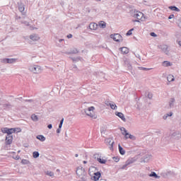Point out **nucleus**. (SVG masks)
Masks as SVG:
<instances>
[{
  "label": "nucleus",
  "instance_id": "obj_58",
  "mask_svg": "<svg viewBox=\"0 0 181 181\" xmlns=\"http://www.w3.org/2000/svg\"><path fill=\"white\" fill-rule=\"evenodd\" d=\"M33 29H34V28H33ZM35 29H37V28H35Z\"/></svg>",
  "mask_w": 181,
  "mask_h": 181
},
{
  "label": "nucleus",
  "instance_id": "obj_45",
  "mask_svg": "<svg viewBox=\"0 0 181 181\" xmlns=\"http://www.w3.org/2000/svg\"><path fill=\"white\" fill-rule=\"evenodd\" d=\"M60 132H62V129H60L59 127L57 129V134H60Z\"/></svg>",
  "mask_w": 181,
  "mask_h": 181
},
{
  "label": "nucleus",
  "instance_id": "obj_24",
  "mask_svg": "<svg viewBox=\"0 0 181 181\" xmlns=\"http://www.w3.org/2000/svg\"><path fill=\"white\" fill-rule=\"evenodd\" d=\"M37 139H39L41 142H45V141H46V137L43 135H38L37 136Z\"/></svg>",
  "mask_w": 181,
  "mask_h": 181
},
{
  "label": "nucleus",
  "instance_id": "obj_5",
  "mask_svg": "<svg viewBox=\"0 0 181 181\" xmlns=\"http://www.w3.org/2000/svg\"><path fill=\"white\" fill-rule=\"evenodd\" d=\"M133 18H136L137 21L136 22H139V21H142L144 18V14L141 11H134L133 14Z\"/></svg>",
  "mask_w": 181,
  "mask_h": 181
},
{
  "label": "nucleus",
  "instance_id": "obj_54",
  "mask_svg": "<svg viewBox=\"0 0 181 181\" xmlns=\"http://www.w3.org/2000/svg\"><path fill=\"white\" fill-rule=\"evenodd\" d=\"M63 42V40H59V43H62Z\"/></svg>",
  "mask_w": 181,
  "mask_h": 181
},
{
  "label": "nucleus",
  "instance_id": "obj_22",
  "mask_svg": "<svg viewBox=\"0 0 181 181\" xmlns=\"http://www.w3.org/2000/svg\"><path fill=\"white\" fill-rule=\"evenodd\" d=\"M98 26L102 29H105V28H107V23L104 21H100L98 24Z\"/></svg>",
  "mask_w": 181,
  "mask_h": 181
},
{
  "label": "nucleus",
  "instance_id": "obj_53",
  "mask_svg": "<svg viewBox=\"0 0 181 181\" xmlns=\"http://www.w3.org/2000/svg\"><path fill=\"white\" fill-rule=\"evenodd\" d=\"M76 158H78V154H75Z\"/></svg>",
  "mask_w": 181,
  "mask_h": 181
},
{
  "label": "nucleus",
  "instance_id": "obj_28",
  "mask_svg": "<svg viewBox=\"0 0 181 181\" xmlns=\"http://www.w3.org/2000/svg\"><path fill=\"white\" fill-rule=\"evenodd\" d=\"M31 119H33V121H34V122H37V121H39V117H37V115H32Z\"/></svg>",
  "mask_w": 181,
  "mask_h": 181
},
{
  "label": "nucleus",
  "instance_id": "obj_17",
  "mask_svg": "<svg viewBox=\"0 0 181 181\" xmlns=\"http://www.w3.org/2000/svg\"><path fill=\"white\" fill-rule=\"evenodd\" d=\"M119 50L122 52V54H128V53H129V49L127 47H120Z\"/></svg>",
  "mask_w": 181,
  "mask_h": 181
},
{
  "label": "nucleus",
  "instance_id": "obj_23",
  "mask_svg": "<svg viewBox=\"0 0 181 181\" xmlns=\"http://www.w3.org/2000/svg\"><path fill=\"white\" fill-rule=\"evenodd\" d=\"M162 66H163V67H170V66H172V63L168 61H164L162 64Z\"/></svg>",
  "mask_w": 181,
  "mask_h": 181
},
{
  "label": "nucleus",
  "instance_id": "obj_35",
  "mask_svg": "<svg viewBox=\"0 0 181 181\" xmlns=\"http://www.w3.org/2000/svg\"><path fill=\"white\" fill-rule=\"evenodd\" d=\"M21 163H22V165H29L30 162H29V160H28L26 159H23L21 160Z\"/></svg>",
  "mask_w": 181,
  "mask_h": 181
},
{
  "label": "nucleus",
  "instance_id": "obj_37",
  "mask_svg": "<svg viewBox=\"0 0 181 181\" xmlns=\"http://www.w3.org/2000/svg\"><path fill=\"white\" fill-rule=\"evenodd\" d=\"M93 158H94V159H97V160H98V159H100V158H101V156H100V154H98V153H95L93 155Z\"/></svg>",
  "mask_w": 181,
  "mask_h": 181
},
{
  "label": "nucleus",
  "instance_id": "obj_39",
  "mask_svg": "<svg viewBox=\"0 0 181 181\" xmlns=\"http://www.w3.org/2000/svg\"><path fill=\"white\" fill-rule=\"evenodd\" d=\"M63 122H64V119H62L61 121H60V123L59 124V128L62 129V127H63Z\"/></svg>",
  "mask_w": 181,
  "mask_h": 181
},
{
  "label": "nucleus",
  "instance_id": "obj_12",
  "mask_svg": "<svg viewBox=\"0 0 181 181\" xmlns=\"http://www.w3.org/2000/svg\"><path fill=\"white\" fill-rule=\"evenodd\" d=\"M13 141V136H11V135H7L6 136V145H11V144H12V141Z\"/></svg>",
  "mask_w": 181,
  "mask_h": 181
},
{
  "label": "nucleus",
  "instance_id": "obj_44",
  "mask_svg": "<svg viewBox=\"0 0 181 181\" xmlns=\"http://www.w3.org/2000/svg\"><path fill=\"white\" fill-rule=\"evenodd\" d=\"M175 18V16L173 14H171L169 16L168 19H173Z\"/></svg>",
  "mask_w": 181,
  "mask_h": 181
},
{
  "label": "nucleus",
  "instance_id": "obj_19",
  "mask_svg": "<svg viewBox=\"0 0 181 181\" xmlns=\"http://www.w3.org/2000/svg\"><path fill=\"white\" fill-rule=\"evenodd\" d=\"M148 176H149L150 177H155V179H160V176L156 175V173H155V172H151V173L148 175Z\"/></svg>",
  "mask_w": 181,
  "mask_h": 181
},
{
  "label": "nucleus",
  "instance_id": "obj_16",
  "mask_svg": "<svg viewBox=\"0 0 181 181\" xmlns=\"http://www.w3.org/2000/svg\"><path fill=\"white\" fill-rule=\"evenodd\" d=\"M151 159H152V155H151V154H146V156H144L143 157V160L144 163L149 162V160H151Z\"/></svg>",
  "mask_w": 181,
  "mask_h": 181
},
{
  "label": "nucleus",
  "instance_id": "obj_40",
  "mask_svg": "<svg viewBox=\"0 0 181 181\" xmlns=\"http://www.w3.org/2000/svg\"><path fill=\"white\" fill-rule=\"evenodd\" d=\"M113 160H115V162H119V158H118V157H113Z\"/></svg>",
  "mask_w": 181,
  "mask_h": 181
},
{
  "label": "nucleus",
  "instance_id": "obj_50",
  "mask_svg": "<svg viewBox=\"0 0 181 181\" xmlns=\"http://www.w3.org/2000/svg\"><path fill=\"white\" fill-rule=\"evenodd\" d=\"M32 101H33V100H25V102H28V103H32Z\"/></svg>",
  "mask_w": 181,
  "mask_h": 181
},
{
  "label": "nucleus",
  "instance_id": "obj_34",
  "mask_svg": "<svg viewBox=\"0 0 181 181\" xmlns=\"http://www.w3.org/2000/svg\"><path fill=\"white\" fill-rule=\"evenodd\" d=\"M15 132H22V129L21 128H13V133Z\"/></svg>",
  "mask_w": 181,
  "mask_h": 181
},
{
  "label": "nucleus",
  "instance_id": "obj_21",
  "mask_svg": "<svg viewBox=\"0 0 181 181\" xmlns=\"http://www.w3.org/2000/svg\"><path fill=\"white\" fill-rule=\"evenodd\" d=\"M167 80H168V83H172V81H175V76L172 74H169L167 76Z\"/></svg>",
  "mask_w": 181,
  "mask_h": 181
},
{
  "label": "nucleus",
  "instance_id": "obj_30",
  "mask_svg": "<svg viewBox=\"0 0 181 181\" xmlns=\"http://www.w3.org/2000/svg\"><path fill=\"white\" fill-rule=\"evenodd\" d=\"M98 162H99V163H101L102 165H104L107 163V160L103 159L101 158V157H100V158H98Z\"/></svg>",
  "mask_w": 181,
  "mask_h": 181
},
{
  "label": "nucleus",
  "instance_id": "obj_20",
  "mask_svg": "<svg viewBox=\"0 0 181 181\" xmlns=\"http://www.w3.org/2000/svg\"><path fill=\"white\" fill-rule=\"evenodd\" d=\"M175 98H171L170 99V102H169V106H170V108H173V107H175Z\"/></svg>",
  "mask_w": 181,
  "mask_h": 181
},
{
  "label": "nucleus",
  "instance_id": "obj_32",
  "mask_svg": "<svg viewBox=\"0 0 181 181\" xmlns=\"http://www.w3.org/2000/svg\"><path fill=\"white\" fill-rule=\"evenodd\" d=\"M40 155V154L39 152H37V151H34V152L33 153V158H34L35 159L39 158Z\"/></svg>",
  "mask_w": 181,
  "mask_h": 181
},
{
  "label": "nucleus",
  "instance_id": "obj_1",
  "mask_svg": "<svg viewBox=\"0 0 181 181\" xmlns=\"http://www.w3.org/2000/svg\"><path fill=\"white\" fill-rule=\"evenodd\" d=\"M30 71L34 73V74H40L42 73V66L39 65H31L29 66Z\"/></svg>",
  "mask_w": 181,
  "mask_h": 181
},
{
  "label": "nucleus",
  "instance_id": "obj_13",
  "mask_svg": "<svg viewBox=\"0 0 181 181\" xmlns=\"http://www.w3.org/2000/svg\"><path fill=\"white\" fill-rule=\"evenodd\" d=\"M158 49H160L163 53H165V54L169 53V51H168V45H166L158 46Z\"/></svg>",
  "mask_w": 181,
  "mask_h": 181
},
{
  "label": "nucleus",
  "instance_id": "obj_26",
  "mask_svg": "<svg viewBox=\"0 0 181 181\" xmlns=\"http://www.w3.org/2000/svg\"><path fill=\"white\" fill-rule=\"evenodd\" d=\"M169 9H171V11H175V12H180V9L175 6H169Z\"/></svg>",
  "mask_w": 181,
  "mask_h": 181
},
{
  "label": "nucleus",
  "instance_id": "obj_10",
  "mask_svg": "<svg viewBox=\"0 0 181 181\" xmlns=\"http://www.w3.org/2000/svg\"><path fill=\"white\" fill-rule=\"evenodd\" d=\"M29 37L31 42H39L40 40V36L38 34H31Z\"/></svg>",
  "mask_w": 181,
  "mask_h": 181
},
{
  "label": "nucleus",
  "instance_id": "obj_3",
  "mask_svg": "<svg viewBox=\"0 0 181 181\" xmlns=\"http://www.w3.org/2000/svg\"><path fill=\"white\" fill-rule=\"evenodd\" d=\"M76 175L77 176H78V177L83 179V181H86V177H84L86 175V170L83 167L80 166L77 168Z\"/></svg>",
  "mask_w": 181,
  "mask_h": 181
},
{
  "label": "nucleus",
  "instance_id": "obj_43",
  "mask_svg": "<svg viewBox=\"0 0 181 181\" xmlns=\"http://www.w3.org/2000/svg\"><path fill=\"white\" fill-rule=\"evenodd\" d=\"M140 70L146 71V70H151V69H147V68H145V67H141Z\"/></svg>",
  "mask_w": 181,
  "mask_h": 181
},
{
  "label": "nucleus",
  "instance_id": "obj_31",
  "mask_svg": "<svg viewBox=\"0 0 181 181\" xmlns=\"http://www.w3.org/2000/svg\"><path fill=\"white\" fill-rule=\"evenodd\" d=\"M21 23L25 25V26H29V21H28V20H26V18L23 19L21 21Z\"/></svg>",
  "mask_w": 181,
  "mask_h": 181
},
{
  "label": "nucleus",
  "instance_id": "obj_27",
  "mask_svg": "<svg viewBox=\"0 0 181 181\" xmlns=\"http://www.w3.org/2000/svg\"><path fill=\"white\" fill-rule=\"evenodd\" d=\"M119 147V152L120 153V155H125V150H124V148L121 146V145H118Z\"/></svg>",
  "mask_w": 181,
  "mask_h": 181
},
{
  "label": "nucleus",
  "instance_id": "obj_42",
  "mask_svg": "<svg viewBox=\"0 0 181 181\" xmlns=\"http://www.w3.org/2000/svg\"><path fill=\"white\" fill-rule=\"evenodd\" d=\"M21 157L19 156H13V158L15 159L16 160H19V158Z\"/></svg>",
  "mask_w": 181,
  "mask_h": 181
},
{
  "label": "nucleus",
  "instance_id": "obj_11",
  "mask_svg": "<svg viewBox=\"0 0 181 181\" xmlns=\"http://www.w3.org/2000/svg\"><path fill=\"white\" fill-rule=\"evenodd\" d=\"M1 132H3V134H7V135H11L12 134H13V128H8V127H4L3 129H1Z\"/></svg>",
  "mask_w": 181,
  "mask_h": 181
},
{
  "label": "nucleus",
  "instance_id": "obj_33",
  "mask_svg": "<svg viewBox=\"0 0 181 181\" xmlns=\"http://www.w3.org/2000/svg\"><path fill=\"white\" fill-rule=\"evenodd\" d=\"M18 10L20 11V12H24L25 6L23 4H21L18 7Z\"/></svg>",
  "mask_w": 181,
  "mask_h": 181
},
{
  "label": "nucleus",
  "instance_id": "obj_41",
  "mask_svg": "<svg viewBox=\"0 0 181 181\" xmlns=\"http://www.w3.org/2000/svg\"><path fill=\"white\" fill-rule=\"evenodd\" d=\"M165 115L167 116V117H172V115H173V112H169V113H167V114H165Z\"/></svg>",
  "mask_w": 181,
  "mask_h": 181
},
{
  "label": "nucleus",
  "instance_id": "obj_25",
  "mask_svg": "<svg viewBox=\"0 0 181 181\" xmlns=\"http://www.w3.org/2000/svg\"><path fill=\"white\" fill-rule=\"evenodd\" d=\"M45 174L47 175V176H49L50 177H53V176H54V173L50 170L45 171Z\"/></svg>",
  "mask_w": 181,
  "mask_h": 181
},
{
  "label": "nucleus",
  "instance_id": "obj_36",
  "mask_svg": "<svg viewBox=\"0 0 181 181\" xmlns=\"http://www.w3.org/2000/svg\"><path fill=\"white\" fill-rule=\"evenodd\" d=\"M153 97V95L151 92H147V98L149 100H152V98Z\"/></svg>",
  "mask_w": 181,
  "mask_h": 181
},
{
  "label": "nucleus",
  "instance_id": "obj_2",
  "mask_svg": "<svg viewBox=\"0 0 181 181\" xmlns=\"http://www.w3.org/2000/svg\"><path fill=\"white\" fill-rule=\"evenodd\" d=\"M94 110H95V107L94 106L89 107L88 109H86L84 112L88 115V117H90V118H93L95 119L97 118V116L94 115V112H93Z\"/></svg>",
  "mask_w": 181,
  "mask_h": 181
},
{
  "label": "nucleus",
  "instance_id": "obj_51",
  "mask_svg": "<svg viewBox=\"0 0 181 181\" xmlns=\"http://www.w3.org/2000/svg\"><path fill=\"white\" fill-rule=\"evenodd\" d=\"M5 105L6 107H11L10 104H6V105Z\"/></svg>",
  "mask_w": 181,
  "mask_h": 181
},
{
  "label": "nucleus",
  "instance_id": "obj_46",
  "mask_svg": "<svg viewBox=\"0 0 181 181\" xmlns=\"http://www.w3.org/2000/svg\"><path fill=\"white\" fill-rule=\"evenodd\" d=\"M151 36H153V37H156V34L155 33H151Z\"/></svg>",
  "mask_w": 181,
  "mask_h": 181
},
{
  "label": "nucleus",
  "instance_id": "obj_14",
  "mask_svg": "<svg viewBox=\"0 0 181 181\" xmlns=\"http://www.w3.org/2000/svg\"><path fill=\"white\" fill-rule=\"evenodd\" d=\"M115 115H117V117H119V118H121L122 121H123L124 122H127V119L125 118V115H124L122 112H116Z\"/></svg>",
  "mask_w": 181,
  "mask_h": 181
},
{
  "label": "nucleus",
  "instance_id": "obj_29",
  "mask_svg": "<svg viewBox=\"0 0 181 181\" xmlns=\"http://www.w3.org/2000/svg\"><path fill=\"white\" fill-rule=\"evenodd\" d=\"M109 105L112 110H117V105H115V103L112 102L109 103Z\"/></svg>",
  "mask_w": 181,
  "mask_h": 181
},
{
  "label": "nucleus",
  "instance_id": "obj_49",
  "mask_svg": "<svg viewBox=\"0 0 181 181\" xmlns=\"http://www.w3.org/2000/svg\"><path fill=\"white\" fill-rule=\"evenodd\" d=\"M47 128H49V129H52V128H53V125L48 124Z\"/></svg>",
  "mask_w": 181,
  "mask_h": 181
},
{
  "label": "nucleus",
  "instance_id": "obj_57",
  "mask_svg": "<svg viewBox=\"0 0 181 181\" xmlns=\"http://www.w3.org/2000/svg\"><path fill=\"white\" fill-rule=\"evenodd\" d=\"M95 1H101V0H95Z\"/></svg>",
  "mask_w": 181,
  "mask_h": 181
},
{
  "label": "nucleus",
  "instance_id": "obj_18",
  "mask_svg": "<svg viewBox=\"0 0 181 181\" xmlns=\"http://www.w3.org/2000/svg\"><path fill=\"white\" fill-rule=\"evenodd\" d=\"M100 177H101V173L100 172H97L94 173L93 180L95 181L99 180Z\"/></svg>",
  "mask_w": 181,
  "mask_h": 181
},
{
  "label": "nucleus",
  "instance_id": "obj_55",
  "mask_svg": "<svg viewBox=\"0 0 181 181\" xmlns=\"http://www.w3.org/2000/svg\"><path fill=\"white\" fill-rule=\"evenodd\" d=\"M83 163H84V164L87 163V161L84 160V161H83Z\"/></svg>",
  "mask_w": 181,
  "mask_h": 181
},
{
  "label": "nucleus",
  "instance_id": "obj_15",
  "mask_svg": "<svg viewBox=\"0 0 181 181\" xmlns=\"http://www.w3.org/2000/svg\"><path fill=\"white\" fill-rule=\"evenodd\" d=\"M98 28V24L95 23H90L89 24V28L90 30H97V28Z\"/></svg>",
  "mask_w": 181,
  "mask_h": 181
},
{
  "label": "nucleus",
  "instance_id": "obj_4",
  "mask_svg": "<svg viewBox=\"0 0 181 181\" xmlns=\"http://www.w3.org/2000/svg\"><path fill=\"white\" fill-rule=\"evenodd\" d=\"M120 131L122 132V135H124V139H128V135L129 136V139H132V141H135V136L132 134H129L127 129L124 127H122L120 129Z\"/></svg>",
  "mask_w": 181,
  "mask_h": 181
},
{
  "label": "nucleus",
  "instance_id": "obj_52",
  "mask_svg": "<svg viewBox=\"0 0 181 181\" xmlns=\"http://www.w3.org/2000/svg\"><path fill=\"white\" fill-rule=\"evenodd\" d=\"M178 45H179V46L181 47V41H179V42H178Z\"/></svg>",
  "mask_w": 181,
  "mask_h": 181
},
{
  "label": "nucleus",
  "instance_id": "obj_56",
  "mask_svg": "<svg viewBox=\"0 0 181 181\" xmlns=\"http://www.w3.org/2000/svg\"><path fill=\"white\" fill-rule=\"evenodd\" d=\"M128 139H129V135H127Z\"/></svg>",
  "mask_w": 181,
  "mask_h": 181
},
{
  "label": "nucleus",
  "instance_id": "obj_47",
  "mask_svg": "<svg viewBox=\"0 0 181 181\" xmlns=\"http://www.w3.org/2000/svg\"><path fill=\"white\" fill-rule=\"evenodd\" d=\"M168 116L167 115H164L163 117V119H168Z\"/></svg>",
  "mask_w": 181,
  "mask_h": 181
},
{
  "label": "nucleus",
  "instance_id": "obj_6",
  "mask_svg": "<svg viewBox=\"0 0 181 181\" xmlns=\"http://www.w3.org/2000/svg\"><path fill=\"white\" fill-rule=\"evenodd\" d=\"M17 59L15 58H4L1 59V63H4L5 64H12L13 63H16Z\"/></svg>",
  "mask_w": 181,
  "mask_h": 181
},
{
  "label": "nucleus",
  "instance_id": "obj_9",
  "mask_svg": "<svg viewBox=\"0 0 181 181\" xmlns=\"http://www.w3.org/2000/svg\"><path fill=\"white\" fill-rule=\"evenodd\" d=\"M111 39H113L115 42H122V36L119 34H112L110 35Z\"/></svg>",
  "mask_w": 181,
  "mask_h": 181
},
{
  "label": "nucleus",
  "instance_id": "obj_7",
  "mask_svg": "<svg viewBox=\"0 0 181 181\" xmlns=\"http://www.w3.org/2000/svg\"><path fill=\"white\" fill-rule=\"evenodd\" d=\"M105 142L106 145L109 146V148L110 149V151H112L114 148V140L111 138H108L105 140Z\"/></svg>",
  "mask_w": 181,
  "mask_h": 181
},
{
  "label": "nucleus",
  "instance_id": "obj_8",
  "mask_svg": "<svg viewBox=\"0 0 181 181\" xmlns=\"http://www.w3.org/2000/svg\"><path fill=\"white\" fill-rule=\"evenodd\" d=\"M135 160H136L134 158H129L125 162V164L122 166L121 169H122V170L127 169V168H128V166H129V165H132V163H134Z\"/></svg>",
  "mask_w": 181,
  "mask_h": 181
},
{
  "label": "nucleus",
  "instance_id": "obj_38",
  "mask_svg": "<svg viewBox=\"0 0 181 181\" xmlns=\"http://www.w3.org/2000/svg\"><path fill=\"white\" fill-rule=\"evenodd\" d=\"M132 31H134V28L130 29L126 34L127 36H131L132 35Z\"/></svg>",
  "mask_w": 181,
  "mask_h": 181
},
{
  "label": "nucleus",
  "instance_id": "obj_48",
  "mask_svg": "<svg viewBox=\"0 0 181 181\" xmlns=\"http://www.w3.org/2000/svg\"><path fill=\"white\" fill-rule=\"evenodd\" d=\"M67 37H68V39H71V37H73V35L69 34L67 35Z\"/></svg>",
  "mask_w": 181,
  "mask_h": 181
}]
</instances>
